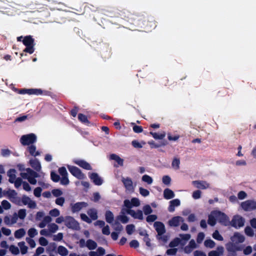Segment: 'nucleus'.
Instances as JSON below:
<instances>
[{"instance_id":"f257e3e1","label":"nucleus","mask_w":256,"mask_h":256,"mask_svg":"<svg viewBox=\"0 0 256 256\" xmlns=\"http://www.w3.org/2000/svg\"><path fill=\"white\" fill-rule=\"evenodd\" d=\"M138 16H142V18H140V20L137 19L134 25L144 28L147 30H150L151 28H156V24L153 18L144 14H139Z\"/></svg>"},{"instance_id":"f03ea898","label":"nucleus","mask_w":256,"mask_h":256,"mask_svg":"<svg viewBox=\"0 0 256 256\" xmlns=\"http://www.w3.org/2000/svg\"><path fill=\"white\" fill-rule=\"evenodd\" d=\"M119 14L122 18L124 19L134 25L137 19L140 20V18H142V16H138L139 14L132 13L126 9H124L121 10Z\"/></svg>"},{"instance_id":"7ed1b4c3","label":"nucleus","mask_w":256,"mask_h":256,"mask_svg":"<svg viewBox=\"0 0 256 256\" xmlns=\"http://www.w3.org/2000/svg\"><path fill=\"white\" fill-rule=\"evenodd\" d=\"M22 44L26 46L24 50V52L32 54L34 51V40L30 35L26 36L24 37L22 40Z\"/></svg>"},{"instance_id":"20e7f679","label":"nucleus","mask_w":256,"mask_h":256,"mask_svg":"<svg viewBox=\"0 0 256 256\" xmlns=\"http://www.w3.org/2000/svg\"><path fill=\"white\" fill-rule=\"evenodd\" d=\"M36 141V136L35 134L31 133L23 135L20 138V142L23 146L32 144Z\"/></svg>"},{"instance_id":"39448f33","label":"nucleus","mask_w":256,"mask_h":256,"mask_svg":"<svg viewBox=\"0 0 256 256\" xmlns=\"http://www.w3.org/2000/svg\"><path fill=\"white\" fill-rule=\"evenodd\" d=\"M16 90L18 91V93L20 94H28L30 95L31 94H35V95H42V94H47L48 92L47 91H43L41 89H37V88H30V89H26L22 88L20 90L16 89Z\"/></svg>"},{"instance_id":"423d86ee","label":"nucleus","mask_w":256,"mask_h":256,"mask_svg":"<svg viewBox=\"0 0 256 256\" xmlns=\"http://www.w3.org/2000/svg\"><path fill=\"white\" fill-rule=\"evenodd\" d=\"M215 216L217 218V220L221 224L227 226L230 224L229 218L228 216L224 212H222L219 210H215V212L214 213Z\"/></svg>"},{"instance_id":"0eeeda50","label":"nucleus","mask_w":256,"mask_h":256,"mask_svg":"<svg viewBox=\"0 0 256 256\" xmlns=\"http://www.w3.org/2000/svg\"><path fill=\"white\" fill-rule=\"evenodd\" d=\"M64 222L65 226L68 228L78 230L80 228L79 223L72 216H66Z\"/></svg>"},{"instance_id":"6e6552de","label":"nucleus","mask_w":256,"mask_h":256,"mask_svg":"<svg viewBox=\"0 0 256 256\" xmlns=\"http://www.w3.org/2000/svg\"><path fill=\"white\" fill-rule=\"evenodd\" d=\"M244 224V219L239 215L234 216L230 222V224L236 228L243 226Z\"/></svg>"},{"instance_id":"1a4fd4ad","label":"nucleus","mask_w":256,"mask_h":256,"mask_svg":"<svg viewBox=\"0 0 256 256\" xmlns=\"http://www.w3.org/2000/svg\"><path fill=\"white\" fill-rule=\"evenodd\" d=\"M67 168L71 174L78 179L82 180L84 178V174L76 166L68 165Z\"/></svg>"},{"instance_id":"9d476101","label":"nucleus","mask_w":256,"mask_h":256,"mask_svg":"<svg viewBox=\"0 0 256 256\" xmlns=\"http://www.w3.org/2000/svg\"><path fill=\"white\" fill-rule=\"evenodd\" d=\"M241 206L245 211L254 210L256 209V202L252 200H248L242 202Z\"/></svg>"},{"instance_id":"9b49d317","label":"nucleus","mask_w":256,"mask_h":256,"mask_svg":"<svg viewBox=\"0 0 256 256\" xmlns=\"http://www.w3.org/2000/svg\"><path fill=\"white\" fill-rule=\"evenodd\" d=\"M22 205H28L30 208H36V204L35 202L32 200L28 196L23 195L21 198Z\"/></svg>"},{"instance_id":"f8f14e48","label":"nucleus","mask_w":256,"mask_h":256,"mask_svg":"<svg viewBox=\"0 0 256 256\" xmlns=\"http://www.w3.org/2000/svg\"><path fill=\"white\" fill-rule=\"evenodd\" d=\"M154 226L158 236L162 235L166 232V228L164 224L161 222H156Z\"/></svg>"},{"instance_id":"ddd939ff","label":"nucleus","mask_w":256,"mask_h":256,"mask_svg":"<svg viewBox=\"0 0 256 256\" xmlns=\"http://www.w3.org/2000/svg\"><path fill=\"white\" fill-rule=\"evenodd\" d=\"M88 206V204L84 202H78L74 204L72 206V212H76L80 210L82 208Z\"/></svg>"},{"instance_id":"4468645a","label":"nucleus","mask_w":256,"mask_h":256,"mask_svg":"<svg viewBox=\"0 0 256 256\" xmlns=\"http://www.w3.org/2000/svg\"><path fill=\"white\" fill-rule=\"evenodd\" d=\"M73 162L84 169L86 170H91L92 169L90 164L84 160H74Z\"/></svg>"},{"instance_id":"2eb2a0df","label":"nucleus","mask_w":256,"mask_h":256,"mask_svg":"<svg viewBox=\"0 0 256 256\" xmlns=\"http://www.w3.org/2000/svg\"><path fill=\"white\" fill-rule=\"evenodd\" d=\"M184 218L180 216H176L172 218L168 221V224L170 226H178L180 225V222H184Z\"/></svg>"},{"instance_id":"dca6fc26","label":"nucleus","mask_w":256,"mask_h":256,"mask_svg":"<svg viewBox=\"0 0 256 256\" xmlns=\"http://www.w3.org/2000/svg\"><path fill=\"white\" fill-rule=\"evenodd\" d=\"M126 212L134 218H138L140 220H142L144 218L142 212L140 210H138L137 212H136L132 210H127Z\"/></svg>"},{"instance_id":"f3484780","label":"nucleus","mask_w":256,"mask_h":256,"mask_svg":"<svg viewBox=\"0 0 256 256\" xmlns=\"http://www.w3.org/2000/svg\"><path fill=\"white\" fill-rule=\"evenodd\" d=\"M26 173H22L21 176L22 178H37L39 177V174L30 168L26 169Z\"/></svg>"},{"instance_id":"a211bd4d","label":"nucleus","mask_w":256,"mask_h":256,"mask_svg":"<svg viewBox=\"0 0 256 256\" xmlns=\"http://www.w3.org/2000/svg\"><path fill=\"white\" fill-rule=\"evenodd\" d=\"M89 177L90 179L92 180L93 182L96 186H100L102 184L103 180L100 178L98 174L96 172H92V173L90 176Z\"/></svg>"},{"instance_id":"6ab92c4d","label":"nucleus","mask_w":256,"mask_h":256,"mask_svg":"<svg viewBox=\"0 0 256 256\" xmlns=\"http://www.w3.org/2000/svg\"><path fill=\"white\" fill-rule=\"evenodd\" d=\"M192 184L198 188L205 190L209 188L210 184L206 181L194 180L192 181Z\"/></svg>"},{"instance_id":"aec40b11","label":"nucleus","mask_w":256,"mask_h":256,"mask_svg":"<svg viewBox=\"0 0 256 256\" xmlns=\"http://www.w3.org/2000/svg\"><path fill=\"white\" fill-rule=\"evenodd\" d=\"M180 202L178 199H174L170 202V204L168 208V210L170 212H173L175 210V207L180 205Z\"/></svg>"},{"instance_id":"412c9836","label":"nucleus","mask_w":256,"mask_h":256,"mask_svg":"<svg viewBox=\"0 0 256 256\" xmlns=\"http://www.w3.org/2000/svg\"><path fill=\"white\" fill-rule=\"evenodd\" d=\"M30 166L37 172H40L41 170V165L36 158L30 160Z\"/></svg>"},{"instance_id":"4be33fe9","label":"nucleus","mask_w":256,"mask_h":256,"mask_svg":"<svg viewBox=\"0 0 256 256\" xmlns=\"http://www.w3.org/2000/svg\"><path fill=\"white\" fill-rule=\"evenodd\" d=\"M215 212V210H213L211 212V214L208 216V223L211 226H214L216 222L217 218L215 216L214 214Z\"/></svg>"},{"instance_id":"5701e85b","label":"nucleus","mask_w":256,"mask_h":256,"mask_svg":"<svg viewBox=\"0 0 256 256\" xmlns=\"http://www.w3.org/2000/svg\"><path fill=\"white\" fill-rule=\"evenodd\" d=\"M88 214L90 216L91 220H95L98 219V212L94 208H90L87 211Z\"/></svg>"},{"instance_id":"b1692460","label":"nucleus","mask_w":256,"mask_h":256,"mask_svg":"<svg viewBox=\"0 0 256 256\" xmlns=\"http://www.w3.org/2000/svg\"><path fill=\"white\" fill-rule=\"evenodd\" d=\"M16 170L14 168L10 169L7 172L8 176L9 177L8 181L10 182L13 184L14 181L16 180Z\"/></svg>"},{"instance_id":"393cba45","label":"nucleus","mask_w":256,"mask_h":256,"mask_svg":"<svg viewBox=\"0 0 256 256\" xmlns=\"http://www.w3.org/2000/svg\"><path fill=\"white\" fill-rule=\"evenodd\" d=\"M174 192L170 188H166L164 191V197L166 200H170L174 197Z\"/></svg>"},{"instance_id":"a878e982","label":"nucleus","mask_w":256,"mask_h":256,"mask_svg":"<svg viewBox=\"0 0 256 256\" xmlns=\"http://www.w3.org/2000/svg\"><path fill=\"white\" fill-rule=\"evenodd\" d=\"M104 50H105V52H102L101 55L102 58L104 60L110 58L111 56L110 48H109L108 46L104 44Z\"/></svg>"},{"instance_id":"bb28decb","label":"nucleus","mask_w":256,"mask_h":256,"mask_svg":"<svg viewBox=\"0 0 256 256\" xmlns=\"http://www.w3.org/2000/svg\"><path fill=\"white\" fill-rule=\"evenodd\" d=\"M122 182L126 189L130 190L132 187V182L130 178H123Z\"/></svg>"},{"instance_id":"cd10ccee","label":"nucleus","mask_w":256,"mask_h":256,"mask_svg":"<svg viewBox=\"0 0 256 256\" xmlns=\"http://www.w3.org/2000/svg\"><path fill=\"white\" fill-rule=\"evenodd\" d=\"M106 220L108 223L112 224L114 220V216L110 210H106L105 214Z\"/></svg>"},{"instance_id":"c85d7f7f","label":"nucleus","mask_w":256,"mask_h":256,"mask_svg":"<svg viewBox=\"0 0 256 256\" xmlns=\"http://www.w3.org/2000/svg\"><path fill=\"white\" fill-rule=\"evenodd\" d=\"M86 246L90 250H93L96 248L97 244L95 241L89 239L87 240Z\"/></svg>"},{"instance_id":"c756f323","label":"nucleus","mask_w":256,"mask_h":256,"mask_svg":"<svg viewBox=\"0 0 256 256\" xmlns=\"http://www.w3.org/2000/svg\"><path fill=\"white\" fill-rule=\"evenodd\" d=\"M28 150L30 154L34 156H36L40 155V152L36 151V146L34 145L31 144L28 147Z\"/></svg>"},{"instance_id":"7c9ffc66","label":"nucleus","mask_w":256,"mask_h":256,"mask_svg":"<svg viewBox=\"0 0 256 256\" xmlns=\"http://www.w3.org/2000/svg\"><path fill=\"white\" fill-rule=\"evenodd\" d=\"M58 252L61 256H66L68 255V251L64 246H60L58 248Z\"/></svg>"},{"instance_id":"2f4dec72","label":"nucleus","mask_w":256,"mask_h":256,"mask_svg":"<svg viewBox=\"0 0 256 256\" xmlns=\"http://www.w3.org/2000/svg\"><path fill=\"white\" fill-rule=\"evenodd\" d=\"M26 234V232L24 228H20L14 232V237L16 238H20Z\"/></svg>"},{"instance_id":"473e14b6","label":"nucleus","mask_w":256,"mask_h":256,"mask_svg":"<svg viewBox=\"0 0 256 256\" xmlns=\"http://www.w3.org/2000/svg\"><path fill=\"white\" fill-rule=\"evenodd\" d=\"M78 119L82 123L88 124H90V122L88 120L87 116L82 114H78Z\"/></svg>"},{"instance_id":"72a5a7b5","label":"nucleus","mask_w":256,"mask_h":256,"mask_svg":"<svg viewBox=\"0 0 256 256\" xmlns=\"http://www.w3.org/2000/svg\"><path fill=\"white\" fill-rule=\"evenodd\" d=\"M150 134L156 140H162L166 136V133L164 132L158 134L156 132H150Z\"/></svg>"},{"instance_id":"f704fd0d","label":"nucleus","mask_w":256,"mask_h":256,"mask_svg":"<svg viewBox=\"0 0 256 256\" xmlns=\"http://www.w3.org/2000/svg\"><path fill=\"white\" fill-rule=\"evenodd\" d=\"M18 246L20 248V252L22 254H24L27 252L28 248L25 245V242H19L18 243Z\"/></svg>"},{"instance_id":"c9c22d12","label":"nucleus","mask_w":256,"mask_h":256,"mask_svg":"<svg viewBox=\"0 0 256 256\" xmlns=\"http://www.w3.org/2000/svg\"><path fill=\"white\" fill-rule=\"evenodd\" d=\"M142 180L146 182L148 184H150L152 183L153 180L151 176L148 175L144 174L142 176Z\"/></svg>"},{"instance_id":"e433bc0d","label":"nucleus","mask_w":256,"mask_h":256,"mask_svg":"<svg viewBox=\"0 0 256 256\" xmlns=\"http://www.w3.org/2000/svg\"><path fill=\"white\" fill-rule=\"evenodd\" d=\"M5 194L8 196L10 200L14 198L16 196H17V192L14 190H9L6 192Z\"/></svg>"},{"instance_id":"4c0bfd02","label":"nucleus","mask_w":256,"mask_h":256,"mask_svg":"<svg viewBox=\"0 0 256 256\" xmlns=\"http://www.w3.org/2000/svg\"><path fill=\"white\" fill-rule=\"evenodd\" d=\"M212 237L215 240L222 241L224 240L223 237L222 236L221 234H220L218 231V230H216L214 233L212 234Z\"/></svg>"},{"instance_id":"58836bf2","label":"nucleus","mask_w":256,"mask_h":256,"mask_svg":"<svg viewBox=\"0 0 256 256\" xmlns=\"http://www.w3.org/2000/svg\"><path fill=\"white\" fill-rule=\"evenodd\" d=\"M204 244L206 247L210 248H213L216 244L214 242L210 239L206 240Z\"/></svg>"},{"instance_id":"ea45409f","label":"nucleus","mask_w":256,"mask_h":256,"mask_svg":"<svg viewBox=\"0 0 256 256\" xmlns=\"http://www.w3.org/2000/svg\"><path fill=\"white\" fill-rule=\"evenodd\" d=\"M180 160L179 158H174L172 163V166L176 170L180 168Z\"/></svg>"},{"instance_id":"a19ab883","label":"nucleus","mask_w":256,"mask_h":256,"mask_svg":"<svg viewBox=\"0 0 256 256\" xmlns=\"http://www.w3.org/2000/svg\"><path fill=\"white\" fill-rule=\"evenodd\" d=\"M10 251L14 254L17 255L20 253L18 248L14 245H11L9 248Z\"/></svg>"},{"instance_id":"79ce46f5","label":"nucleus","mask_w":256,"mask_h":256,"mask_svg":"<svg viewBox=\"0 0 256 256\" xmlns=\"http://www.w3.org/2000/svg\"><path fill=\"white\" fill-rule=\"evenodd\" d=\"M50 177L52 180L55 182H57L60 180V176L57 174H56L54 172H52L50 173Z\"/></svg>"},{"instance_id":"37998d69","label":"nucleus","mask_w":256,"mask_h":256,"mask_svg":"<svg viewBox=\"0 0 256 256\" xmlns=\"http://www.w3.org/2000/svg\"><path fill=\"white\" fill-rule=\"evenodd\" d=\"M245 234L249 236H252L254 235L253 230L249 226H247L244 228Z\"/></svg>"},{"instance_id":"c03bdc74","label":"nucleus","mask_w":256,"mask_h":256,"mask_svg":"<svg viewBox=\"0 0 256 256\" xmlns=\"http://www.w3.org/2000/svg\"><path fill=\"white\" fill-rule=\"evenodd\" d=\"M26 210L25 209H20L18 211V216L21 220H24L26 216Z\"/></svg>"},{"instance_id":"a18cd8bd","label":"nucleus","mask_w":256,"mask_h":256,"mask_svg":"<svg viewBox=\"0 0 256 256\" xmlns=\"http://www.w3.org/2000/svg\"><path fill=\"white\" fill-rule=\"evenodd\" d=\"M143 210L144 214L148 215L150 214L152 210L150 205L146 204L143 207Z\"/></svg>"},{"instance_id":"49530a36","label":"nucleus","mask_w":256,"mask_h":256,"mask_svg":"<svg viewBox=\"0 0 256 256\" xmlns=\"http://www.w3.org/2000/svg\"><path fill=\"white\" fill-rule=\"evenodd\" d=\"M139 192L140 194L143 196H147L150 194V192L142 187H140L139 188Z\"/></svg>"},{"instance_id":"de8ad7c7","label":"nucleus","mask_w":256,"mask_h":256,"mask_svg":"<svg viewBox=\"0 0 256 256\" xmlns=\"http://www.w3.org/2000/svg\"><path fill=\"white\" fill-rule=\"evenodd\" d=\"M12 202L18 205L22 206L21 204V198L17 196H16L14 198H11L10 200Z\"/></svg>"},{"instance_id":"09e8293b","label":"nucleus","mask_w":256,"mask_h":256,"mask_svg":"<svg viewBox=\"0 0 256 256\" xmlns=\"http://www.w3.org/2000/svg\"><path fill=\"white\" fill-rule=\"evenodd\" d=\"M2 206L4 210H9L11 208L10 204L6 200H3L2 202Z\"/></svg>"},{"instance_id":"8fccbe9b","label":"nucleus","mask_w":256,"mask_h":256,"mask_svg":"<svg viewBox=\"0 0 256 256\" xmlns=\"http://www.w3.org/2000/svg\"><path fill=\"white\" fill-rule=\"evenodd\" d=\"M180 242V240L178 238H176L172 241H171L169 244V246L170 248H174L178 246Z\"/></svg>"},{"instance_id":"3c124183","label":"nucleus","mask_w":256,"mask_h":256,"mask_svg":"<svg viewBox=\"0 0 256 256\" xmlns=\"http://www.w3.org/2000/svg\"><path fill=\"white\" fill-rule=\"evenodd\" d=\"M80 216L81 219L83 221H84L88 224H90L92 222L91 219L90 218H88L85 214H80Z\"/></svg>"},{"instance_id":"603ef678","label":"nucleus","mask_w":256,"mask_h":256,"mask_svg":"<svg viewBox=\"0 0 256 256\" xmlns=\"http://www.w3.org/2000/svg\"><path fill=\"white\" fill-rule=\"evenodd\" d=\"M28 234L30 238H34L38 234V232L34 228H30L28 230Z\"/></svg>"},{"instance_id":"864d4df0","label":"nucleus","mask_w":256,"mask_h":256,"mask_svg":"<svg viewBox=\"0 0 256 256\" xmlns=\"http://www.w3.org/2000/svg\"><path fill=\"white\" fill-rule=\"evenodd\" d=\"M49 214L52 216L56 217L59 216L60 212L57 208H54L50 211Z\"/></svg>"},{"instance_id":"5fc2aeb1","label":"nucleus","mask_w":256,"mask_h":256,"mask_svg":"<svg viewBox=\"0 0 256 256\" xmlns=\"http://www.w3.org/2000/svg\"><path fill=\"white\" fill-rule=\"evenodd\" d=\"M134 224H128L126 226V231L128 234H131L134 232Z\"/></svg>"},{"instance_id":"6e6d98bb","label":"nucleus","mask_w":256,"mask_h":256,"mask_svg":"<svg viewBox=\"0 0 256 256\" xmlns=\"http://www.w3.org/2000/svg\"><path fill=\"white\" fill-rule=\"evenodd\" d=\"M58 226L56 224L52 223L49 225V229L51 232L54 233L58 230Z\"/></svg>"},{"instance_id":"4d7b16f0","label":"nucleus","mask_w":256,"mask_h":256,"mask_svg":"<svg viewBox=\"0 0 256 256\" xmlns=\"http://www.w3.org/2000/svg\"><path fill=\"white\" fill-rule=\"evenodd\" d=\"M158 218V217L155 214H151L148 215L146 218V220L148 222H154L156 219Z\"/></svg>"},{"instance_id":"13d9d810","label":"nucleus","mask_w":256,"mask_h":256,"mask_svg":"<svg viewBox=\"0 0 256 256\" xmlns=\"http://www.w3.org/2000/svg\"><path fill=\"white\" fill-rule=\"evenodd\" d=\"M156 238L158 240H162L163 242H166L168 240V236L166 235H162L158 236L156 235Z\"/></svg>"},{"instance_id":"bf43d9fd","label":"nucleus","mask_w":256,"mask_h":256,"mask_svg":"<svg viewBox=\"0 0 256 256\" xmlns=\"http://www.w3.org/2000/svg\"><path fill=\"white\" fill-rule=\"evenodd\" d=\"M42 188L40 187L36 188L34 190V194L35 196L39 198L41 196Z\"/></svg>"},{"instance_id":"052dcab7","label":"nucleus","mask_w":256,"mask_h":256,"mask_svg":"<svg viewBox=\"0 0 256 256\" xmlns=\"http://www.w3.org/2000/svg\"><path fill=\"white\" fill-rule=\"evenodd\" d=\"M252 252V247L250 246H246L243 250V253L245 255H249Z\"/></svg>"},{"instance_id":"680f3d73","label":"nucleus","mask_w":256,"mask_h":256,"mask_svg":"<svg viewBox=\"0 0 256 256\" xmlns=\"http://www.w3.org/2000/svg\"><path fill=\"white\" fill-rule=\"evenodd\" d=\"M57 245L55 242H50L48 248V250L50 252H54L56 249Z\"/></svg>"},{"instance_id":"e2e57ef3","label":"nucleus","mask_w":256,"mask_h":256,"mask_svg":"<svg viewBox=\"0 0 256 256\" xmlns=\"http://www.w3.org/2000/svg\"><path fill=\"white\" fill-rule=\"evenodd\" d=\"M130 202L132 203V206H138L140 205V200L136 198H132Z\"/></svg>"},{"instance_id":"0e129e2a","label":"nucleus","mask_w":256,"mask_h":256,"mask_svg":"<svg viewBox=\"0 0 256 256\" xmlns=\"http://www.w3.org/2000/svg\"><path fill=\"white\" fill-rule=\"evenodd\" d=\"M58 171L62 176H68V172L65 167L62 166L60 168Z\"/></svg>"},{"instance_id":"69168bd1","label":"nucleus","mask_w":256,"mask_h":256,"mask_svg":"<svg viewBox=\"0 0 256 256\" xmlns=\"http://www.w3.org/2000/svg\"><path fill=\"white\" fill-rule=\"evenodd\" d=\"M162 182L166 185H169L171 182V178L168 176H164L162 178Z\"/></svg>"},{"instance_id":"338daca9","label":"nucleus","mask_w":256,"mask_h":256,"mask_svg":"<svg viewBox=\"0 0 256 256\" xmlns=\"http://www.w3.org/2000/svg\"><path fill=\"white\" fill-rule=\"evenodd\" d=\"M118 218L119 219L123 224H126L128 221V217L125 215L119 216H118Z\"/></svg>"},{"instance_id":"774afa93","label":"nucleus","mask_w":256,"mask_h":256,"mask_svg":"<svg viewBox=\"0 0 256 256\" xmlns=\"http://www.w3.org/2000/svg\"><path fill=\"white\" fill-rule=\"evenodd\" d=\"M39 243L42 246H46L48 242L45 238L42 236L39 238Z\"/></svg>"}]
</instances>
